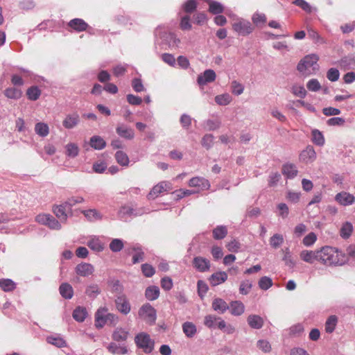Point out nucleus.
I'll return each mask as SVG.
<instances>
[{
  "mask_svg": "<svg viewBox=\"0 0 355 355\" xmlns=\"http://www.w3.org/2000/svg\"><path fill=\"white\" fill-rule=\"evenodd\" d=\"M139 317L148 322L153 324L156 320V310L148 303L141 306L138 312Z\"/></svg>",
  "mask_w": 355,
  "mask_h": 355,
  "instance_id": "nucleus-5",
  "label": "nucleus"
},
{
  "mask_svg": "<svg viewBox=\"0 0 355 355\" xmlns=\"http://www.w3.org/2000/svg\"><path fill=\"white\" fill-rule=\"evenodd\" d=\"M53 213L61 220L65 221L67 218L65 207L63 205H58L53 207Z\"/></svg>",
  "mask_w": 355,
  "mask_h": 355,
  "instance_id": "nucleus-45",
  "label": "nucleus"
},
{
  "mask_svg": "<svg viewBox=\"0 0 355 355\" xmlns=\"http://www.w3.org/2000/svg\"><path fill=\"white\" fill-rule=\"evenodd\" d=\"M209 12L213 15H219L224 11L223 6L218 2L210 1L209 3Z\"/></svg>",
  "mask_w": 355,
  "mask_h": 355,
  "instance_id": "nucleus-33",
  "label": "nucleus"
},
{
  "mask_svg": "<svg viewBox=\"0 0 355 355\" xmlns=\"http://www.w3.org/2000/svg\"><path fill=\"white\" fill-rule=\"evenodd\" d=\"M0 288L5 292H10L15 289L16 284L10 279H0Z\"/></svg>",
  "mask_w": 355,
  "mask_h": 355,
  "instance_id": "nucleus-30",
  "label": "nucleus"
},
{
  "mask_svg": "<svg viewBox=\"0 0 355 355\" xmlns=\"http://www.w3.org/2000/svg\"><path fill=\"white\" fill-rule=\"evenodd\" d=\"M252 282L250 280H244L241 282L239 286V292L242 295H247L252 288Z\"/></svg>",
  "mask_w": 355,
  "mask_h": 355,
  "instance_id": "nucleus-55",
  "label": "nucleus"
},
{
  "mask_svg": "<svg viewBox=\"0 0 355 355\" xmlns=\"http://www.w3.org/2000/svg\"><path fill=\"white\" fill-rule=\"evenodd\" d=\"M132 250L135 251V254L132 256V263L134 264L137 263L144 259V252L139 248H133Z\"/></svg>",
  "mask_w": 355,
  "mask_h": 355,
  "instance_id": "nucleus-49",
  "label": "nucleus"
},
{
  "mask_svg": "<svg viewBox=\"0 0 355 355\" xmlns=\"http://www.w3.org/2000/svg\"><path fill=\"white\" fill-rule=\"evenodd\" d=\"M141 268L143 275L146 277H151L155 273L154 267L148 263L142 264Z\"/></svg>",
  "mask_w": 355,
  "mask_h": 355,
  "instance_id": "nucleus-56",
  "label": "nucleus"
},
{
  "mask_svg": "<svg viewBox=\"0 0 355 355\" xmlns=\"http://www.w3.org/2000/svg\"><path fill=\"white\" fill-rule=\"evenodd\" d=\"M233 30L238 34L245 36L254 31V27L252 24L245 19H239L232 24Z\"/></svg>",
  "mask_w": 355,
  "mask_h": 355,
  "instance_id": "nucleus-6",
  "label": "nucleus"
},
{
  "mask_svg": "<svg viewBox=\"0 0 355 355\" xmlns=\"http://www.w3.org/2000/svg\"><path fill=\"white\" fill-rule=\"evenodd\" d=\"M318 261L326 266L343 265L346 261V258L338 249L324 246L318 250Z\"/></svg>",
  "mask_w": 355,
  "mask_h": 355,
  "instance_id": "nucleus-1",
  "label": "nucleus"
},
{
  "mask_svg": "<svg viewBox=\"0 0 355 355\" xmlns=\"http://www.w3.org/2000/svg\"><path fill=\"white\" fill-rule=\"evenodd\" d=\"M189 186L196 187L200 190H206L209 189L210 184L207 179L202 177H194L189 180Z\"/></svg>",
  "mask_w": 355,
  "mask_h": 355,
  "instance_id": "nucleus-11",
  "label": "nucleus"
},
{
  "mask_svg": "<svg viewBox=\"0 0 355 355\" xmlns=\"http://www.w3.org/2000/svg\"><path fill=\"white\" fill-rule=\"evenodd\" d=\"M352 230V225L350 223L347 222L344 223L341 227L340 236L343 238H348L351 235Z\"/></svg>",
  "mask_w": 355,
  "mask_h": 355,
  "instance_id": "nucleus-53",
  "label": "nucleus"
},
{
  "mask_svg": "<svg viewBox=\"0 0 355 355\" xmlns=\"http://www.w3.org/2000/svg\"><path fill=\"white\" fill-rule=\"evenodd\" d=\"M300 159L304 162L309 163L313 162L316 158V153L313 148L309 146L300 153Z\"/></svg>",
  "mask_w": 355,
  "mask_h": 355,
  "instance_id": "nucleus-17",
  "label": "nucleus"
},
{
  "mask_svg": "<svg viewBox=\"0 0 355 355\" xmlns=\"http://www.w3.org/2000/svg\"><path fill=\"white\" fill-rule=\"evenodd\" d=\"M116 309L124 315H127L131 310L130 302L127 297L122 295L116 297L115 300Z\"/></svg>",
  "mask_w": 355,
  "mask_h": 355,
  "instance_id": "nucleus-8",
  "label": "nucleus"
},
{
  "mask_svg": "<svg viewBox=\"0 0 355 355\" xmlns=\"http://www.w3.org/2000/svg\"><path fill=\"white\" fill-rule=\"evenodd\" d=\"M335 198L337 202L344 206L352 205L354 202L355 200L354 196L347 192H341L338 193Z\"/></svg>",
  "mask_w": 355,
  "mask_h": 355,
  "instance_id": "nucleus-16",
  "label": "nucleus"
},
{
  "mask_svg": "<svg viewBox=\"0 0 355 355\" xmlns=\"http://www.w3.org/2000/svg\"><path fill=\"white\" fill-rule=\"evenodd\" d=\"M318 250H302L300 254V259L309 263L318 261Z\"/></svg>",
  "mask_w": 355,
  "mask_h": 355,
  "instance_id": "nucleus-15",
  "label": "nucleus"
},
{
  "mask_svg": "<svg viewBox=\"0 0 355 355\" xmlns=\"http://www.w3.org/2000/svg\"><path fill=\"white\" fill-rule=\"evenodd\" d=\"M291 92L295 96L300 98H304L306 95V91L302 85H293L291 87Z\"/></svg>",
  "mask_w": 355,
  "mask_h": 355,
  "instance_id": "nucleus-48",
  "label": "nucleus"
},
{
  "mask_svg": "<svg viewBox=\"0 0 355 355\" xmlns=\"http://www.w3.org/2000/svg\"><path fill=\"white\" fill-rule=\"evenodd\" d=\"M193 265L200 272L207 271L210 268L209 261L202 257H195L193 260Z\"/></svg>",
  "mask_w": 355,
  "mask_h": 355,
  "instance_id": "nucleus-13",
  "label": "nucleus"
},
{
  "mask_svg": "<svg viewBox=\"0 0 355 355\" xmlns=\"http://www.w3.org/2000/svg\"><path fill=\"white\" fill-rule=\"evenodd\" d=\"M232 100V96L227 93L217 95L215 97L216 103L220 105H227L231 103Z\"/></svg>",
  "mask_w": 355,
  "mask_h": 355,
  "instance_id": "nucleus-43",
  "label": "nucleus"
},
{
  "mask_svg": "<svg viewBox=\"0 0 355 355\" xmlns=\"http://www.w3.org/2000/svg\"><path fill=\"white\" fill-rule=\"evenodd\" d=\"M306 87L309 91L318 92L320 89L321 85L317 79L312 78L307 83Z\"/></svg>",
  "mask_w": 355,
  "mask_h": 355,
  "instance_id": "nucleus-59",
  "label": "nucleus"
},
{
  "mask_svg": "<svg viewBox=\"0 0 355 355\" xmlns=\"http://www.w3.org/2000/svg\"><path fill=\"white\" fill-rule=\"evenodd\" d=\"M252 20L256 26L261 28L266 24L267 17L263 13L255 12L252 17Z\"/></svg>",
  "mask_w": 355,
  "mask_h": 355,
  "instance_id": "nucleus-28",
  "label": "nucleus"
},
{
  "mask_svg": "<svg viewBox=\"0 0 355 355\" xmlns=\"http://www.w3.org/2000/svg\"><path fill=\"white\" fill-rule=\"evenodd\" d=\"M79 122V116L78 114L74 113L73 114L67 115L64 119L62 123L63 126L67 129H71L74 128Z\"/></svg>",
  "mask_w": 355,
  "mask_h": 355,
  "instance_id": "nucleus-19",
  "label": "nucleus"
},
{
  "mask_svg": "<svg viewBox=\"0 0 355 355\" xmlns=\"http://www.w3.org/2000/svg\"><path fill=\"white\" fill-rule=\"evenodd\" d=\"M75 270L79 276L88 277L94 272V267L91 263H81L76 266Z\"/></svg>",
  "mask_w": 355,
  "mask_h": 355,
  "instance_id": "nucleus-10",
  "label": "nucleus"
},
{
  "mask_svg": "<svg viewBox=\"0 0 355 355\" xmlns=\"http://www.w3.org/2000/svg\"><path fill=\"white\" fill-rule=\"evenodd\" d=\"M116 131L120 137L127 139H132L135 136L133 130L124 125L118 126L116 129Z\"/></svg>",
  "mask_w": 355,
  "mask_h": 355,
  "instance_id": "nucleus-22",
  "label": "nucleus"
},
{
  "mask_svg": "<svg viewBox=\"0 0 355 355\" xmlns=\"http://www.w3.org/2000/svg\"><path fill=\"white\" fill-rule=\"evenodd\" d=\"M108 351L112 354H125L128 349L125 346H119L114 343H111L107 347Z\"/></svg>",
  "mask_w": 355,
  "mask_h": 355,
  "instance_id": "nucleus-39",
  "label": "nucleus"
},
{
  "mask_svg": "<svg viewBox=\"0 0 355 355\" xmlns=\"http://www.w3.org/2000/svg\"><path fill=\"white\" fill-rule=\"evenodd\" d=\"M182 331L187 337L193 338L197 332V329L193 322H185L182 324Z\"/></svg>",
  "mask_w": 355,
  "mask_h": 355,
  "instance_id": "nucleus-24",
  "label": "nucleus"
},
{
  "mask_svg": "<svg viewBox=\"0 0 355 355\" xmlns=\"http://www.w3.org/2000/svg\"><path fill=\"white\" fill-rule=\"evenodd\" d=\"M4 95L11 99H19L22 96V92L21 89L15 87H8L5 89Z\"/></svg>",
  "mask_w": 355,
  "mask_h": 355,
  "instance_id": "nucleus-32",
  "label": "nucleus"
},
{
  "mask_svg": "<svg viewBox=\"0 0 355 355\" xmlns=\"http://www.w3.org/2000/svg\"><path fill=\"white\" fill-rule=\"evenodd\" d=\"M317 240V236L314 232H310L302 240L304 246L310 247L313 245Z\"/></svg>",
  "mask_w": 355,
  "mask_h": 355,
  "instance_id": "nucleus-50",
  "label": "nucleus"
},
{
  "mask_svg": "<svg viewBox=\"0 0 355 355\" xmlns=\"http://www.w3.org/2000/svg\"><path fill=\"white\" fill-rule=\"evenodd\" d=\"M227 234V229L225 226L219 225L213 230V237L216 240L224 239Z\"/></svg>",
  "mask_w": 355,
  "mask_h": 355,
  "instance_id": "nucleus-36",
  "label": "nucleus"
},
{
  "mask_svg": "<svg viewBox=\"0 0 355 355\" xmlns=\"http://www.w3.org/2000/svg\"><path fill=\"white\" fill-rule=\"evenodd\" d=\"M67 26L76 32H83L87 31L89 25L83 19L75 18L68 22Z\"/></svg>",
  "mask_w": 355,
  "mask_h": 355,
  "instance_id": "nucleus-12",
  "label": "nucleus"
},
{
  "mask_svg": "<svg viewBox=\"0 0 355 355\" xmlns=\"http://www.w3.org/2000/svg\"><path fill=\"white\" fill-rule=\"evenodd\" d=\"M145 295L148 300H155L159 295V289L156 286H149L146 289Z\"/></svg>",
  "mask_w": 355,
  "mask_h": 355,
  "instance_id": "nucleus-31",
  "label": "nucleus"
},
{
  "mask_svg": "<svg viewBox=\"0 0 355 355\" xmlns=\"http://www.w3.org/2000/svg\"><path fill=\"white\" fill-rule=\"evenodd\" d=\"M306 29L309 37L315 43H326L325 40L320 35L316 30L309 26L306 27Z\"/></svg>",
  "mask_w": 355,
  "mask_h": 355,
  "instance_id": "nucleus-23",
  "label": "nucleus"
},
{
  "mask_svg": "<svg viewBox=\"0 0 355 355\" xmlns=\"http://www.w3.org/2000/svg\"><path fill=\"white\" fill-rule=\"evenodd\" d=\"M47 342L58 347H63L66 346L65 340L60 337L49 336L47 338Z\"/></svg>",
  "mask_w": 355,
  "mask_h": 355,
  "instance_id": "nucleus-51",
  "label": "nucleus"
},
{
  "mask_svg": "<svg viewBox=\"0 0 355 355\" xmlns=\"http://www.w3.org/2000/svg\"><path fill=\"white\" fill-rule=\"evenodd\" d=\"M180 27L182 31H190L192 25L190 22V17L189 15L184 16L181 18Z\"/></svg>",
  "mask_w": 355,
  "mask_h": 355,
  "instance_id": "nucleus-58",
  "label": "nucleus"
},
{
  "mask_svg": "<svg viewBox=\"0 0 355 355\" xmlns=\"http://www.w3.org/2000/svg\"><path fill=\"white\" fill-rule=\"evenodd\" d=\"M319 60V57L316 54H309L306 55L297 64V70L304 73L308 74L306 71L312 68L313 71L318 69V65L317 64Z\"/></svg>",
  "mask_w": 355,
  "mask_h": 355,
  "instance_id": "nucleus-4",
  "label": "nucleus"
},
{
  "mask_svg": "<svg viewBox=\"0 0 355 355\" xmlns=\"http://www.w3.org/2000/svg\"><path fill=\"white\" fill-rule=\"evenodd\" d=\"M337 324V318L336 315H331L328 318L325 322V331L327 333H332Z\"/></svg>",
  "mask_w": 355,
  "mask_h": 355,
  "instance_id": "nucleus-42",
  "label": "nucleus"
},
{
  "mask_svg": "<svg viewBox=\"0 0 355 355\" xmlns=\"http://www.w3.org/2000/svg\"><path fill=\"white\" fill-rule=\"evenodd\" d=\"M171 184L167 181H162L155 185L148 193L147 197L149 200H154L160 194L171 190Z\"/></svg>",
  "mask_w": 355,
  "mask_h": 355,
  "instance_id": "nucleus-7",
  "label": "nucleus"
},
{
  "mask_svg": "<svg viewBox=\"0 0 355 355\" xmlns=\"http://www.w3.org/2000/svg\"><path fill=\"white\" fill-rule=\"evenodd\" d=\"M212 308L215 311H217L219 313H223L229 309V306L223 299L216 298L212 302Z\"/></svg>",
  "mask_w": 355,
  "mask_h": 355,
  "instance_id": "nucleus-20",
  "label": "nucleus"
},
{
  "mask_svg": "<svg viewBox=\"0 0 355 355\" xmlns=\"http://www.w3.org/2000/svg\"><path fill=\"white\" fill-rule=\"evenodd\" d=\"M283 260L284 261L285 264L289 268L295 267V261L293 260L288 248H286L285 250V254L283 257Z\"/></svg>",
  "mask_w": 355,
  "mask_h": 355,
  "instance_id": "nucleus-60",
  "label": "nucleus"
},
{
  "mask_svg": "<svg viewBox=\"0 0 355 355\" xmlns=\"http://www.w3.org/2000/svg\"><path fill=\"white\" fill-rule=\"evenodd\" d=\"M216 78V75L214 70L207 69L202 74L198 76L197 82L200 85H205L209 83L214 82Z\"/></svg>",
  "mask_w": 355,
  "mask_h": 355,
  "instance_id": "nucleus-9",
  "label": "nucleus"
},
{
  "mask_svg": "<svg viewBox=\"0 0 355 355\" xmlns=\"http://www.w3.org/2000/svg\"><path fill=\"white\" fill-rule=\"evenodd\" d=\"M249 326L252 329H259L263 325V320L258 315H250L247 318Z\"/></svg>",
  "mask_w": 355,
  "mask_h": 355,
  "instance_id": "nucleus-18",
  "label": "nucleus"
},
{
  "mask_svg": "<svg viewBox=\"0 0 355 355\" xmlns=\"http://www.w3.org/2000/svg\"><path fill=\"white\" fill-rule=\"evenodd\" d=\"M282 173L288 178H293L297 174V170L295 165L293 164H286L283 166Z\"/></svg>",
  "mask_w": 355,
  "mask_h": 355,
  "instance_id": "nucleus-29",
  "label": "nucleus"
},
{
  "mask_svg": "<svg viewBox=\"0 0 355 355\" xmlns=\"http://www.w3.org/2000/svg\"><path fill=\"white\" fill-rule=\"evenodd\" d=\"M227 279V274L225 272H216L211 275L209 279V283L212 286H216L224 283Z\"/></svg>",
  "mask_w": 355,
  "mask_h": 355,
  "instance_id": "nucleus-14",
  "label": "nucleus"
},
{
  "mask_svg": "<svg viewBox=\"0 0 355 355\" xmlns=\"http://www.w3.org/2000/svg\"><path fill=\"white\" fill-rule=\"evenodd\" d=\"M123 248V243L119 239H113L110 243V248L114 252L121 251Z\"/></svg>",
  "mask_w": 355,
  "mask_h": 355,
  "instance_id": "nucleus-54",
  "label": "nucleus"
},
{
  "mask_svg": "<svg viewBox=\"0 0 355 355\" xmlns=\"http://www.w3.org/2000/svg\"><path fill=\"white\" fill-rule=\"evenodd\" d=\"M135 341L137 347L141 349L146 354H150L154 349L155 341L146 333L138 334L135 338Z\"/></svg>",
  "mask_w": 355,
  "mask_h": 355,
  "instance_id": "nucleus-3",
  "label": "nucleus"
},
{
  "mask_svg": "<svg viewBox=\"0 0 355 355\" xmlns=\"http://www.w3.org/2000/svg\"><path fill=\"white\" fill-rule=\"evenodd\" d=\"M198 3L196 0H188L183 4V9L187 13H192L196 10Z\"/></svg>",
  "mask_w": 355,
  "mask_h": 355,
  "instance_id": "nucleus-52",
  "label": "nucleus"
},
{
  "mask_svg": "<svg viewBox=\"0 0 355 355\" xmlns=\"http://www.w3.org/2000/svg\"><path fill=\"white\" fill-rule=\"evenodd\" d=\"M60 295L65 299H71L73 295L72 286L68 283H63L59 288Z\"/></svg>",
  "mask_w": 355,
  "mask_h": 355,
  "instance_id": "nucleus-25",
  "label": "nucleus"
},
{
  "mask_svg": "<svg viewBox=\"0 0 355 355\" xmlns=\"http://www.w3.org/2000/svg\"><path fill=\"white\" fill-rule=\"evenodd\" d=\"M230 313L234 315H241L244 313L245 306L240 301H234L229 306Z\"/></svg>",
  "mask_w": 355,
  "mask_h": 355,
  "instance_id": "nucleus-21",
  "label": "nucleus"
},
{
  "mask_svg": "<svg viewBox=\"0 0 355 355\" xmlns=\"http://www.w3.org/2000/svg\"><path fill=\"white\" fill-rule=\"evenodd\" d=\"M257 345L258 348L264 353H268L271 351V345L268 340H259Z\"/></svg>",
  "mask_w": 355,
  "mask_h": 355,
  "instance_id": "nucleus-61",
  "label": "nucleus"
},
{
  "mask_svg": "<svg viewBox=\"0 0 355 355\" xmlns=\"http://www.w3.org/2000/svg\"><path fill=\"white\" fill-rule=\"evenodd\" d=\"M115 159L119 164L127 166L129 164V157L125 153L119 150L115 153Z\"/></svg>",
  "mask_w": 355,
  "mask_h": 355,
  "instance_id": "nucleus-40",
  "label": "nucleus"
},
{
  "mask_svg": "<svg viewBox=\"0 0 355 355\" xmlns=\"http://www.w3.org/2000/svg\"><path fill=\"white\" fill-rule=\"evenodd\" d=\"M87 315V311L85 308L77 307L73 313V318L78 322H83Z\"/></svg>",
  "mask_w": 355,
  "mask_h": 355,
  "instance_id": "nucleus-44",
  "label": "nucleus"
},
{
  "mask_svg": "<svg viewBox=\"0 0 355 355\" xmlns=\"http://www.w3.org/2000/svg\"><path fill=\"white\" fill-rule=\"evenodd\" d=\"M42 92L37 86H32L26 91L27 98L31 101H37L41 96Z\"/></svg>",
  "mask_w": 355,
  "mask_h": 355,
  "instance_id": "nucleus-34",
  "label": "nucleus"
},
{
  "mask_svg": "<svg viewBox=\"0 0 355 355\" xmlns=\"http://www.w3.org/2000/svg\"><path fill=\"white\" fill-rule=\"evenodd\" d=\"M313 141L318 146H322L324 143V139L322 134L318 130L312 131Z\"/></svg>",
  "mask_w": 355,
  "mask_h": 355,
  "instance_id": "nucleus-57",
  "label": "nucleus"
},
{
  "mask_svg": "<svg viewBox=\"0 0 355 355\" xmlns=\"http://www.w3.org/2000/svg\"><path fill=\"white\" fill-rule=\"evenodd\" d=\"M258 284L261 289L266 291L272 286V281L270 277L264 276L259 279Z\"/></svg>",
  "mask_w": 355,
  "mask_h": 355,
  "instance_id": "nucleus-47",
  "label": "nucleus"
},
{
  "mask_svg": "<svg viewBox=\"0 0 355 355\" xmlns=\"http://www.w3.org/2000/svg\"><path fill=\"white\" fill-rule=\"evenodd\" d=\"M87 245L91 250L96 252H101L104 248L103 243L97 237L92 238L87 242Z\"/></svg>",
  "mask_w": 355,
  "mask_h": 355,
  "instance_id": "nucleus-35",
  "label": "nucleus"
},
{
  "mask_svg": "<svg viewBox=\"0 0 355 355\" xmlns=\"http://www.w3.org/2000/svg\"><path fill=\"white\" fill-rule=\"evenodd\" d=\"M100 293V289L96 284L89 286L86 289V294L90 297H94Z\"/></svg>",
  "mask_w": 355,
  "mask_h": 355,
  "instance_id": "nucleus-63",
  "label": "nucleus"
},
{
  "mask_svg": "<svg viewBox=\"0 0 355 355\" xmlns=\"http://www.w3.org/2000/svg\"><path fill=\"white\" fill-rule=\"evenodd\" d=\"M269 242L272 248L277 249L283 244L284 237L282 234H275L270 237Z\"/></svg>",
  "mask_w": 355,
  "mask_h": 355,
  "instance_id": "nucleus-41",
  "label": "nucleus"
},
{
  "mask_svg": "<svg viewBox=\"0 0 355 355\" xmlns=\"http://www.w3.org/2000/svg\"><path fill=\"white\" fill-rule=\"evenodd\" d=\"M82 213L90 221H96L102 218L101 214L95 209L83 210Z\"/></svg>",
  "mask_w": 355,
  "mask_h": 355,
  "instance_id": "nucleus-37",
  "label": "nucleus"
},
{
  "mask_svg": "<svg viewBox=\"0 0 355 355\" xmlns=\"http://www.w3.org/2000/svg\"><path fill=\"white\" fill-rule=\"evenodd\" d=\"M90 146L96 150H102L106 146V142L100 136H93L90 139Z\"/></svg>",
  "mask_w": 355,
  "mask_h": 355,
  "instance_id": "nucleus-27",
  "label": "nucleus"
},
{
  "mask_svg": "<svg viewBox=\"0 0 355 355\" xmlns=\"http://www.w3.org/2000/svg\"><path fill=\"white\" fill-rule=\"evenodd\" d=\"M129 332L123 328H116L113 334L112 338L117 342L125 341L128 338Z\"/></svg>",
  "mask_w": 355,
  "mask_h": 355,
  "instance_id": "nucleus-26",
  "label": "nucleus"
},
{
  "mask_svg": "<svg viewBox=\"0 0 355 355\" xmlns=\"http://www.w3.org/2000/svg\"><path fill=\"white\" fill-rule=\"evenodd\" d=\"M67 155L71 157H75L78 155V146L73 143L68 144L66 146Z\"/></svg>",
  "mask_w": 355,
  "mask_h": 355,
  "instance_id": "nucleus-46",
  "label": "nucleus"
},
{
  "mask_svg": "<svg viewBox=\"0 0 355 355\" xmlns=\"http://www.w3.org/2000/svg\"><path fill=\"white\" fill-rule=\"evenodd\" d=\"M35 131L38 135L43 137H46L49 133V125L42 122L37 123L35 124Z\"/></svg>",
  "mask_w": 355,
  "mask_h": 355,
  "instance_id": "nucleus-38",
  "label": "nucleus"
},
{
  "mask_svg": "<svg viewBox=\"0 0 355 355\" xmlns=\"http://www.w3.org/2000/svg\"><path fill=\"white\" fill-rule=\"evenodd\" d=\"M107 309L100 308L95 314V325L97 328L103 327L105 324H115L118 317L113 313H107Z\"/></svg>",
  "mask_w": 355,
  "mask_h": 355,
  "instance_id": "nucleus-2",
  "label": "nucleus"
},
{
  "mask_svg": "<svg viewBox=\"0 0 355 355\" xmlns=\"http://www.w3.org/2000/svg\"><path fill=\"white\" fill-rule=\"evenodd\" d=\"M340 76L339 71L336 68H331L327 73V78L331 82H335L338 80Z\"/></svg>",
  "mask_w": 355,
  "mask_h": 355,
  "instance_id": "nucleus-62",
  "label": "nucleus"
},
{
  "mask_svg": "<svg viewBox=\"0 0 355 355\" xmlns=\"http://www.w3.org/2000/svg\"><path fill=\"white\" fill-rule=\"evenodd\" d=\"M231 87L232 92L235 95H240L243 92V86L236 80L232 82Z\"/></svg>",
  "mask_w": 355,
  "mask_h": 355,
  "instance_id": "nucleus-64",
  "label": "nucleus"
}]
</instances>
